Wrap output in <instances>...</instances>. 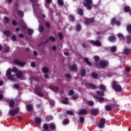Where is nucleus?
<instances>
[{"label": "nucleus", "instance_id": "51", "mask_svg": "<svg viewBox=\"0 0 131 131\" xmlns=\"http://www.w3.org/2000/svg\"><path fill=\"white\" fill-rule=\"evenodd\" d=\"M68 94H69V95H70V96H72V95H73V94H74V91L71 90L69 91Z\"/></svg>", "mask_w": 131, "mask_h": 131}, {"label": "nucleus", "instance_id": "21", "mask_svg": "<svg viewBox=\"0 0 131 131\" xmlns=\"http://www.w3.org/2000/svg\"><path fill=\"white\" fill-rule=\"evenodd\" d=\"M79 98V95H78V94H75L72 96V99H73V100H76V99H78Z\"/></svg>", "mask_w": 131, "mask_h": 131}, {"label": "nucleus", "instance_id": "49", "mask_svg": "<svg viewBox=\"0 0 131 131\" xmlns=\"http://www.w3.org/2000/svg\"><path fill=\"white\" fill-rule=\"evenodd\" d=\"M70 20L72 21V22H73L75 19L74 18V16L73 15H70Z\"/></svg>", "mask_w": 131, "mask_h": 131}, {"label": "nucleus", "instance_id": "40", "mask_svg": "<svg viewBox=\"0 0 131 131\" xmlns=\"http://www.w3.org/2000/svg\"><path fill=\"white\" fill-rule=\"evenodd\" d=\"M78 13L79 14V15H80L81 16H82V15H83V12L82 11V10H81V9L78 10Z\"/></svg>", "mask_w": 131, "mask_h": 131}, {"label": "nucleus", "instance_id": "36", "mask_svg": "<svg viewBox=\"0 0 131 131\" xmlns=\"http://www.w3.org/2000/svg\"><path fill=\"white\" fill-rule=\"evenodd\" d=\"M10 51V47L6 46L5 50H4V53H8Z\"/></svg>", "mask_w": 131, "mask_h": 131}, {"label": "nucleus", "instance_id": "4", "mask_svg": "<svg viewBox=\"0 0 131 131\" xmlns=\"http://www.w3.org/2000/svg\"><path fill=\"white\" fill-rule=\"evenodd\" d=\"M18 113H19V108H16L14 110H10L9 111V114L11 116H15L16 114H18Z\"/></svg>", "mask_w": 131, "mask_h": 131}, {"label": "nucleus", "instance_id": "14", "mask_svg": "<svg viewBox=\"0 0 131 131\" xmlns=\"http://www.w3.org/2000/svg\"><path fill=\"white\" fill-rule=\"evenodd\" d=\"M49 127L52 130H55L56 129V126L53 123L49 124Z\"/></svg>", "mask_w": 131, "mask_h": 131}, {"label": "nucleus", "instance_id": "16", "mask_svg": "<svg viewBox=\"0 0 131 131\" xmlns=\"http://www.w3.org/2000/svg\"><path fill=\"white\" fill-rule=\"evenodd\" d=\"M61 102L62 104H64L65 105H67L69 104V101H68V98L65 97L64 100H62Z\"/></svg>", "mask_w": 131, "mask_h": 131}, {"label": "nucleus", "instance_id": "34", "mask_svg": "<svg viewBox=\"0 0 131 131\" xmlns=\"http://www.w3.org/2000/svg\"><path fill=\"white\" fill-rule=\"evenodd\" d=\"M124 52L125 53V54H128V53H130V49L125 48L124 50Z\"/></svg>", "mask_w": 131, "mask_h": 131}, {"label": "nucleus", "instance_id": "17", "mask_svg": "<svg viewBox=\"0 0 131 131\" xmlns=\"http://www.w3.org/2000/svg\"><path fill=\"white\" fill-rule=\"evenodd\" d=\"M87 88H91V89H96V86L94 84L87 83L85 84Z\"/></svg>", "mask_w": 131, "mask_h": 131}, {"label": "nucleus", "instance_id": "19", "mask_svg": "<svg viewBox=\"0 0 131 131\" xmlns=\"http://www.w3.org/2000/svg\"><path fill=\"white\" fill-rule=\"evenodd\" d=\"M22 72L19 71H18L16 74V76L18 78H20V77H22Z\"/></svg>", "mask_w": 131, "mask_h": 131}, {"label": "nucleus", "instance_id": "53", "mask_svg": "<svg viewBox=\"0 0 131 131\" xmlns=\"http://www.w3.org/2000/svg\"><path fill=\"white\" fill-rule=\"evenodd\" d=\"M117 36L119 38H123V35L121 33L118 34Z\"/></svg>", "mask_w": 131, "mask_h": 131}, {"label": "nucleus", "instance_id": "64", "mask_svg": "<svg viewBox=\"0 0 131 131\" xmlns=\"http://www.w3.org/2000/svg\"><path fill=\"white\" fill-rule=\"evenodd\" d=\"M76 29H77V30H78V31L80 30V29H81V27H80V25H78L76 26Z\"/></svg>", "mask_w": 131, "mask_h": 131}, {"label": "nucleus", "instance_id": "48", "mask_svg": "<svg viewBox=\"0 0 131 131\" xmlns=\"http://www.w3.org/2000/svg\"><path fill=\"white\" fill-rule=\"evenodd\" d=\"M3 93L4 92H3V91L0 90V100L4 98V95H3Z\"/></svg>", "mask_w": 131, "mask_h": 131}, {"label": "nucleus", "instance_id": "30", "mask_svg": "<svg viewBox=\"0 0 131 131\" xmlns=\"http://www.w3.org/2000/svg\"><path fill=\"white\" fill-rule=\"evenodd\" d=\"M59 6H63L64 5V1L63 0H57Z\"/></svg>", "mask_w": 131, "mask_h": 131}, {"label": "nucleus", "instance_id": "43", "mask_svg": "<svg viewBox=\"0 0 131 131\" xmlns=\"http://www.w3.org/2000/svg\"><path fill=\"white\" fill-rule=\"evenodd\" d=\"M79 121L81 123H83L84 121V118L83 117H81L79 118Z\"/></svg>", "mask_w": 131, "mask_h": 131}, {"label": "nucleus", "instance_id": "52", "mask_svg": "<svg viewBox=\"0 0 131 131\" xmlns=\"http://www.w3.org/2000/svg\"><path fill=\"white\" fill-rule=\"evenodd\" d=\"M116 19L114 18H113L112 19V25H114V24H115L116 23Z\"/></svg>", "mask_w": 131, "mask_h": 131}, {"label": "nucleus", "instance_id": "31", "mask_svg": "<svg viewBox=\"0 0 131 131\" xmlns=\"http://www.w3.org/2000/svg\"><path fill=\"white\" fill-rule=\"evenodd\" d=\"M94 97L95 98H97L98 101H99L100 102H103V101L104 100V98H103L102 97H100L99 98H98L97 96H95Z\"/></svg>", "mask_w": 131, "mask_h": 131}, {"label": "nucleus", "instance_id": "60", "mask_svg": "<svg viewBox=\"0 0 131 131\" xmlns=\"http://www.w3.org/2000/svg\"><path fill=\"white\" fill-rule=\"evenodd\" d=\"M19 88H20V86L18 84H15L14 85V89H19Z\"/></svg>", "mask_w": 131, "mask_h": 131}, {"label": "nucleus", "instance_id": "20", "mask_svg": "<svg viewBox=\"0 0 131 131\" xmlns=\"http://www.w3.org/2000/svg\"><path fill=\"white\" fill-rule=\"evenodd\" d=\"M98 112H99V110L95 109V108L92 110L91 111V113H92V115H96V114H97V113H98Z\"/></svg>", "mask_w": 131, "mask_h": 131}, {"label": "nucleus", "instance_id": "61", "mask_svg": "<svg viewBox=\"0 0 131 131\" xmlns=\"http://www.w3.org/2000/svg\"><path fill=\"white\" fill-rule=\"evenodd\" d=\"M63 123L64 125H66V124H68V120H64L63 121Z\"/></svg>", "mask_w": 131, "mask_h": 131}, {"label": "nucleus", "instance_id": "32", "mask_svg": "<svg viewBox=\"0 0 131 131\" xmlns=\"http://www.w3.org/2000/svg\"><path fill=\"white\" fill-rule=\"evenodd\" d=\"M97 94L99 96H104V91H97Z\"/></svg>", "mask_w": 131, "mask_h": 131}, {"label": "nucleus", "instance_id": "39", "mask_svg": "<svg viewBox=\"0 0 131 131\" xmlns=\"http://www.w3.org/2000/svg\"><path fill=\"white\" fill-rule=\"evenodd\" d=\"M49 40H51V41H55V40H56V38H55V37L53 36H51L49 38Z\"/></svg>", "mask_w": 131, "mask_h": 131}, {"label": "nucleus", "instance_id": "62", "mask_svg": "<svg viewBox=\"0 0 131 131\" xmlns=\"http://www.w3.org/2000/svg\"><path fill=\"white\" fill-rule=\"evenodd\" d=\"M88 103L90 106H94V102L93 101H88Z\"/></svg>", "mask_w": 131, "mask_h": 131}, {"label": "nucleus", "instance_id": "18", "mask_svg": "<svg viewBox=\"0 0 131 131\" xmlns=\"http://www.w3.org/2000/svg\"><path fill=\"white\" fill-rule=\"evenodd\" d=\"M12 73V70L11 69H8L7 70V72H6V76L7 77H10V76H11V74Z\"/></svg>", "mask_w": 131, "mask_h": 131}, {"label": "nucleus", "instance_id": "13", "mask_svg": "<svg viewBox=\"0 0 131 131\" xmlns=\"http://www.w3.org/2000/svg\"><path fill=\"white\" fill-rule=\"evenodd\" d=\"M108 40L110 41H111L112 42H114V41H116V37H115V36H110L108 38Z\"/></svg>", "mask_w": 131, "mask_h": 131}, {"label": "nucleus", "instance_id": "15", "mask_svg": "<svg viewBox=\"0 0 131 131\" xmlns=\"http://www.w3.org/2000/svg\"><path fill=\"white\" fill-rule=\"evenodd\" d=\"M9 105L10 108L14 107V106H15V101H14L13 100L9 101Z\"/></svg>", "mask_w": 131, "mask_h": 131}, {"label": "nucleus", "instance_id": "37", "mask_svg": "<svg viewBox=\"0 0 131 131\" xmlns=\"http://www.w3.org/2000/svg\"><path fill=\"white\" fill-rule=\"evenodd\" d=\"M4 33L5 35H7V36H9V35H10L11 34V32L9 31H5L4 32Z\"/></svg>", "mask_w": 131, "mask_h": 131}, {"label": "nucleus", "instance_id": "23", "mask_svg": "<svg viewBox=\"0 0 131 131\" xmlns=\"http://www.w3.org/2000/svg\"><path fill=\"white\" fill-rule=\"evenodd\" d=\"M105 109L106 111H111L112 107H111V105H106L105 106Z\"/></svg>", "mask_w": 131, "mask_h": 131}, {"label": "nucleus", "instance_id": "54", "mask_svg": "<svg viewBox=\"0 0 131 131\" xmlns=\"http://www.w3.org/2000/svg\"><path fill=\"white\" fill-rule=\"evenodd\" d=\"M43 126L44 129H45L46 130H47V129L49 128V126L47 124H45Z\"/></svg>", "mask_w": 131, "mask_h": 131}, {"label": "nucleus", "instance_id": "27", "mask_svg": "<svg viewBox=\"0 0 131 131\" xmlns=\"http://www.w3.org/2000/svg\"><path fill=\"white\" fill-rule=\"evenodd\" d=\"M27 110H28V111H31V110H32V109H33V107H32V105H28L26 106Z\"/></svg>", "mask_w": 131, "mask_h": 131}, {"label": "nucleus", "instance_id": "29", "mask_svg": "<svg viewBox=\"0 0 131 131\" xmlns=\"http://www.w3.org/2000/svg\"><path fill=\"white\" fill-rule=\"evenodd\" d=\"M125 12L128 13L130 11V7L129 6H126L124 8Z\"/></svg>", "mask_w": 131, "mask_h": 131}, {"label": "nucleus", "instance_id": "2", "mask_svg": "<svg viewBox=\"0 0 131 131\" xmlns=\"http://www.w3.org/2000/svg\"><path fill=\"white\" fill-rule=\"evenodd\" d=\"M85 2L83 4L84 7H86L88 10L92 9V4H93V1L92 0H84Z\"/></svg>", "mask_w": 131, "mask_h": 131}, {"label": "nucleus", "instance_id": "56", "mask_svg": "<svg viewBox=\"0 0 131 131\" xmlns=\"http://www.w3.org/2000/svg\"><path fill=\"white\" fill-rule=\"evenodd\" d=\"M85 62H86V63H87L88 65H91V62H90V61H89V59L88 58H85Z\"/></svg>", "mask_w": 131, "mask_h": 131}, {"label": "nucleus", "instance_id": "12", "mask_svg": "<svg viewBox=\"0 0 131 131\" xmlns=\"http://www.w3.org/2000/svg\"><path fill=\"white\" fill-rule=\"evenodd\" d=\"M86 110L85 109H82L80 110L79 112L78 115H84V114H86Z\"/></svg>", "mask_w": 131, "mask_h": 131}, {"label": "nucleus", "instance_id": "58", "mask_svg": "<svg viewBox=\"0 0 131 131\" xmlns=\"http://www.w3.org/2000/svg\"><path fill=\"white\" fill-rule=\"evenodd\" d=\"M50 105L51 106H54L55 105V101L53 100H50Z\"/></svg>", "mask_w": 131, "mask_h": 131}, {"label": "nucleus", "instance_id": "38", "mask_svg": "<svg viewBox=\"0 0 131 131\" xmlns=\"http://www.w3.org/2000/svg\"><path fill=\"white\" fill-rule=\"evenodd\" d=\"M33 32V31L30 29H28V31H27V33H28V34L29 35H31V34H32V33Z\"/></svg>", "mask_w": 131, "mask_h": 131}, {"label": "nucleus", "instance_id": "10", "mask_svg": "<svg viewBox=\"0 0 131 131\" xmlns=\"http://www.w3.org/2000/svg\"><path fill=\"white\" fill-rule=\"evenodd\" d=\"M35 92L36 95L39 96V97H42L43 96V93H42V92L41 91V89H36L35 90Z\"/></svg>", "mask_w": 131, "mask_h": 131}, {"label": "nucleus", "instance_id": "57", "mask_svg": "<svg viewBox=\"0 0 131 131\" xmlns=\"http://www.w3.org/2000/svg\"><path fill=\"white\" fill-rule=\"evenodd\" d=\"M4 20L6 23H9V18L8 17H5Z\"/></svg>", "mask_w": 131, "mask_h": 131}, {"label": "nucleus", "instance_id": "22", "mask_svg": "<svg viewBox=\"0 0 131 131\" xmlns=\"http://www.w3.org/2000/svg\"><path fill=\"white\" fill-rule=\"evenodd\" d=\"M42 71L43 73H48L49 69L47 67H43V68H42Z\"/></svg>", "mask_w": 131, "mask_h": 131}, {"label": "nucleus", "instance_id": "5", "mask_svg": "<svg viewBox=\"0 0 131 131\" xmlns=\"http://www.w3.org/2000/svg\"><path fill=\"white\" fill-rule=\"evenodd\" d=\"M90 43L94 46H96V47H101L102 46V43L99 40H97L96 41L91 40Z\"/></svg>", "mask_w": 131, "mask_h": 131}, {"label": "nucleus", "instance_id": "47", "mask_svg": "<svg viewBox=\"0 0 131 131\" xmlns=\"http://www.w3.org/2000/svg\"><path fill=\"white\" fill-rule=\"evenodd\" d=\"M67 114H68L69 115H73L74 113L73 112L71 111H68L66 112Z\"/></svg>", "mask_w": 131, "mask_h": 131}, {"label": "nucleus", "instance_id": "11", "mask_svg": "<svg viewBox=\"0 0 131 131\" xmlns=\"http://www.w3.org/2000/svg\"><path fill=\"white\" fill-rule=\"evenodd\" d=\"M18 24L22 25L21 27L22 30H25V29H27V27H26V25H25V23L24 21H21V20H20L18 22Z\"/></svg>", "mask_w": 131, "mask_h": 131}, {"label": "nucleus", "instance_id": "28", "mask_svg": "<svg viewBox=\"0 0 131 131\" xmlns=\"http://www.w3.org/2000/svg\"><path fill=\"white\" fill-rule=\"evenodd\" d=\"M35 122H36V123L39 124L40 123V122H41V120L40 119V118L37 117L35 119Z\"/></svg>", "mask_w": 131, "mask_h": 131}, {"label": "nucleus", "instance_id": "24", "mask_svg": "<svg viewBox=\"0 0 131 131\" xmlns=\"http://www.w3.org/2000/svg\"><path fill=\"white\" fill-rule=\"evenodd\" d=\"M85 69H83L81 70V76H82L83 77H84V76H85Z\"/></svg>", "mask_w": 131, "mask_h": 131}, {"label": "nucleus", "instance_id": "9", "mask_svg": "<svg viewBox=\"0 0 131 131\" xmlns=\"http://www.w3.org/2000/svg\"><path fill=\"white\" fill-rule=\"evenodd\" d=\"M95 21V19L94 18H91L89 20L88 18H85L84 19V22L85 24H90V23H93Z\"/></svg>", "mask_w": 131, "mask_h": 131}, {"label": "nucleus", "instance_id": "46", "mask_svg": "<svg viewBox=\"0 0 131 131\" xmlns=\"http://www.w3.org/2000/svg\"><path fill=\"white\" fill-rule=\"evenodd\" d=\"M116 49H117L116 47L114 46L111 48V52H116Z\"/></svg>", "mask_w": 131, "mask_h": 131}, {"label": "nucleus", "instance_id": "35", "mask_svg": "<svg viewBox=\"0 0 131 131\" xmlns=\"http://www.w3.org/2000/svg\"><path fill=\"white\" fill-rule=\"evenodd\" d=\"M14 76L11 75L8 77L10 80L11 81H15V79L14 78Z\"/></svg>", "mask_w": 131, "mask_h": 131}, {"label": "nucleus", "instance_id": "33", "mask_svg": "<svg viewBox=\"0 0 131 131\" xmlns=\"http://www.w3.org/2000/svg\"><path fill=\"white\" fill-rule=\"evenodd\" d=\"M92 77H93V78L96 79L98 78V74H97L96 73H93L92 74Z\"/></svg>", "mask_w": 131, "mask_h": 131}, {"label": "nucleus", "instance_id": "44", "mask_svg": "<svg viewBox=\"0 0 131 131\" xmlns=\"http://www.w3.org/2000/svg\"><path fill=\"white\" fill-rule=\"evenodd\" d=\"M38 28H39V31H40V32H42V31H43V27H42V26L39 25Z\"/></svg>", "mask_w": 131, "mask_h": 131}, {"label": "nucleus", "instance_id": "25", "mask_svg": "<svg viewBox=\"0 0 131 131\" xmlns=\"http://www.w3.org/2000/svg\"><path fill=\"white\" fill-rule=\"evenodd\" d=\"M51 89L53 91V92H57V91L59 90V88H58V86H53L51 87Z\"/></svg>", "mask_w": 131, "mask_h": 131}, {"label": "nucleus", "instance_id": "63", "mask_svg": "<svg viewBox=\"0 0 131 131\" xmlns=\"http://www.w3.org/2000/svg\"><path fill=\"white\" fill-rule=\"evenodd\" d=\"M130 39H131V38H130V36L127 37V42L128 43H129V42H130Z\"/></svg>", "mask_w": 131, "mask_h": 131}, {"label": "nucleus", "instance_id": "26", "mask_svg": "<svg viewBox=\"0 0 131 131\" xmlns=\"http://www.w3.org/2000/svg\"><path fill=\"white\" fill-rule=\"evenodd\" d=\"M99 89L100 90H101V91H103V92L106 91V86H105V85L103 84H101L100 85Z\"/></svg>", "mask_w": 131, "mask_h": 131}, {"label": "nucleus", "instance_id": "6", "mask_svg": "<svg viewBox=\"0 0 131 131\" xmlns=\"http://www.w3.org/2000/svg\"><path fill=\"white\" fill-rule=\"evenodd\" d=\"M14 62L15 64L20 66V67H23L24 66H25V64H26V62L21 61V60H19L18 59L15 60Z\"/></svg>", "mask_w": 131, "mask_h": 131}, {"label": "nucleus", "instance_id": "42", "mask_svg": "<svg viewBox=\"0 0 131 131\" xmlns=\"http://www.w3.org/2000/svg\"><path fill=\"white\" fill-rule=\"evenodd\" d=\"M33 8L34 9V11H36V10L38 9V6L37 5H34V4H33Z\"/></svg>", "mask_w": 131, "mask_h": 131}, {"label": "nucleus", "instance_id": "45", "mask_svg": "<svg viewBox=\"0 0 131 131\" xmlns=\"http://www.w3.org/2000/svg\"><path fill=\"white\" fill-rule=\"evenodd\" d=\"M94 60H95V61L96 62H98V61H100V57L98 56H94Z\"/></svg>", "mask_w": 131, "mask_h": 131}, {"label": "nucleus", "instance_id": "3", "mask_svg": "<svg viewBox=\"0 0 131 131\" xmlns=\"http://www.w3.org/2000/svg\"><path fill=\"white\" fill-rule=\"evenodd\" d=\"M108 65H109V62L105 60L101 61L99 64L96 63L97 67H101V68H105V67H108Z\"/></svg>", "mask_w": 131, "mask_h": 131}, {"label": "nucleus", "instance_id": "8", "mask_svg": "<svg viewBox=\"0 0 131 131\" xmlns=\"http://www.w3.org/2000/svg\"><path fill=\"white\" fill-rule=\"evenodd\" d=\"M69 70L70 72L77 71V66L76 64H73L69 66Z\"/></svg>", "mask_w": 131, "mask_h": 131}, {"label": "nucleus", "instance_id": "1", "mask_svg": "<svg viewBox=\"0 0 131 131\" xmlns=\"http://www.w3.org/2000/svg\"><path fill=\"white\" fill-rule=\"evenodd\" d=\"M112 86L115 91V92H122V88H121V86L119 84H118V82L116 81H114L112 83Z\"/></svg>", "mask_w": 131, "mask_h": 131}, {"label": "nucleus", "instance_id": "7", "mask_svg": "<svg viewBox=\"0 0 131 131\" xmlns=\"http://www.w3.org/2000/svg\"><path fill=\"white\" fill-rule=\"evenodd\" d=\"M105 123H106V120L105 119H101L100 123L98 125V127L99 128H104L105 127Z\"/></svg>", "mask_w": 131, "mask_h": 131}, {"label": "nucleus", "instance_id": "55", "mask_svg": "<svg viewBox=\"0 0 131 131\" xmlns=\"http://www.w3.org/2000/svg\"><path fill=\"white\" fill-rule=\"evenodd\" d=\"M58 36H59V38L60 39H62L63 38H62V36H63V34H62V33H58Z\"/></svg>", "mask_w": 131, "mask_h": 131}, {"label": "nucleus", "instance_id": "50", "mask_svg": "<svg viewBox=\"0 0 131 131\" xmlns=\"http://www.w3.org/2000/svg\"><path fill=\"white\" fill-rule=\"evenodd\" d=\"M12 71L14 72V73H16V72H18V68H12Z\"/></svg>", "mask_w": 131, "mask_h": 131}, {"label": "nucleus", "instance_id": "41", "mask_svg": "<svg viewBox=\"0 0 131 131\" xmlns=\"http://www.w3.org/2000/svg\"><path fill=\"white\" fill-rule=\"evenodd\" d=\"M18 14L19 15L20 17H23L24 14L23 13V12L21 11H18Z\"/></svg>", "mask_w": 131, "mask_h": 131}, {"label": "nucleus", "instance_id": "59", "mask_svg": "<svg viewBox=\"0 0 131 131\" xmlns=\"http://www.w3.org/2000/svg\"><path fill=\"white\" fill-rule=\"evenodd\" d=\"M16 39V35H13L12 36V40H13V41H15Z\"/></svg>", "mask_w": 131, "mask_h": 131}]
</instances>
